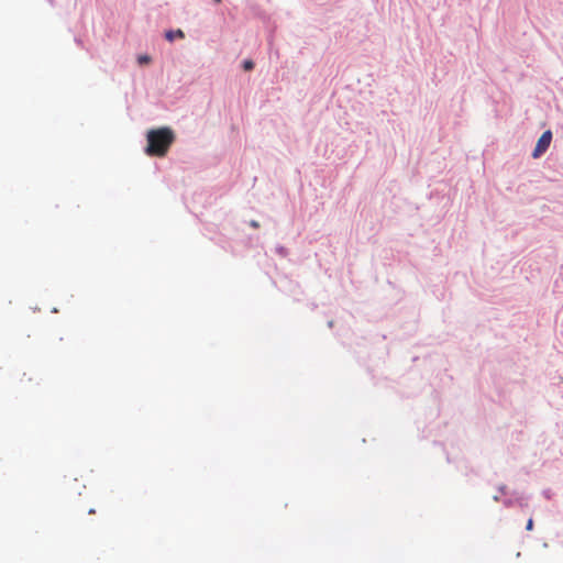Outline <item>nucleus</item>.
I'll return each instance as SVG.
<instances>
[{"label":"nucleus","mask_w":563,"mask_h":563,"mask_svg":"<svg viewBox=\"0 0 563 563\" xmlns=\"http://www.w3.org/2000/svg\"><path fill=\"white\" fill-rule=\"evenodd\" d=\"M151 58L147 55H141L139 56V63L141 65L150 63Z\"/></svg>","instance_id":"39448f33"},{"label":"nucleus","mask_w":563,"mask_h":563,"mask_svg":"<svg viewBox=\"0 0 563 563\" xmlns=\"http://www.w3.org/2000/svg\"><path fill=\"white\" fill-rule=\"evenodd\" d=\"M213 1H214L216 3H220V2H221V0H213Z\"/></svg>","instance_id":"6e6552de"},{"label":"nucleus","mask_w":563,"mask_h":563,"mask_svg":"<svg viewBox=\"0 0 563 563\" xmlns=\"http://www.w3.org/2000/svg\"><path fill=\"white\" fill-rule=\"evenodd\" d=\"M165 37L169 42H173L175 38H184L185 34L181 30L167 31Z\"/></svg>","instance_id":"7ed1b4c3"},{"label":"nucleus","mask_w":563,"mask_h":563,"mask_svg":"<svg viewBox=\"0 0 563 563\" xmlns=\"http://www.w3.org/2000/svg\"><path fill=\"white\" fill-rule=\"evenodd\" d=\"M526 529L531 531L533 529V520L530 518L527 522Z\"/></svg>","instance_id":"423d86ee"},{"label":"nucleus","mask_w":563,"mask_h":563,"mask_svg":"<svg viewBox=\"0 0 563 563\" xmlns=\"http://www.w3.org/2000/svg\"><path fill=\"white\" fill-rule=\"evenodd\" d=\"M147 146L145 152L150 156H165L175 140V134L169 128L150 130L146 134Z\"/></svg>","instance_id":"f257e3e1"},{"label":"nucleus","mask_w":563,"mask_h":563,"mask_svg":"<svg viewBox=\"0 0 563 563\" xmlns=\"http://www.w3.org/2000/svg\"><path fill=\"white\" fill-rule=\"evenodd\" d=\"M243 68L244 70L249 71L254 68V63L250 59L243 62Z\"/></svg>","instance_id":"20e7f679"},{"label":"nucleus","mask_w":563,"mask_h":563,"mask_svg":"<svg viewBox=\"0 0 563 563\" xmlns=\"http://www.w3.org/2000/svg\"><path fill=\"white\" fill-rule=\"evenodd\" d=\"M552 141V132L550 130L544 131L539 137L537 145L532 152L533 158H539L549 148Z\"/></svg>","instance_id":"f03ea898"},{"label":"nucleus","mask_w":563,"mask_h":563,"mask_svg":"<svg viewBox=\"0 0 563 563\" xmlns=\"http://www.w3.org/2000/svg\"><path fill=\"white\" fill-rule=\"evenodd\" d=\"M251 225H252L253 228H258V223H257L256 221H252V222H251Z\"/></svg>","instance_id":"0eeeda50"}]
</instances>
